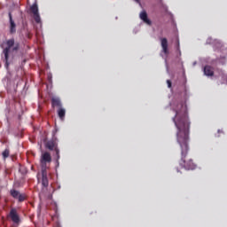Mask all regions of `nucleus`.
Returning <instances> with one entry per match:
<instances>
[{"label":"nucleus","instance_id":"10","mask_svg":"<svg viewBox=\"0 0 227 227\" xmlns=\"http://www.w3.org/2000/svg\"><path fill=\"white\" fill-rule=\"evenodd\" d=\"M161 48H162L164 54H166V56H168V54H169V50L168 49V39L167 38H161Z\"/></svg>","mask_w":227,"mask_h":227},{"label":"nucleus","instance_id":"8","mask_svg":"<svg viewBox=\"0 0 227 227\" xmlns=\"http://www.w3.org/2000/svg\"><path fill=\"white\" fill-rule=\"evenodd\" d=\"M45 148L50 150L51 152H54L56 148H58V143L56 140H50L45 143Z\"/></svg>","mask_w":227,"mask_h":227},{"label":"nucleus","instance_id":"3","mask_svg":"<svg viewBox=\"0 0 227 227\" xmlns=\"http://www.w3.org/2000/svg\"><path fill=\"white\" fill-rule=\"evenodd\" d=\"M4 45L5 47L3 50V54L4 56V63H5V67L8 68L10 67V55L13 56V54H17L19 52V49H20V43H15V39H8L4 43Z\"/></svg>","mask_w":227,"mask_h":227},{"label":"nucleus","instance_id":"7","mask_svg":"<svg viewBox=\"0 0 227 227\" xmlns=\"http://www.w3.org/2000/svg\"><path fill=\"white\" fill-rule=\"evenodd\" d=\"M9 20H10V34L15 35L17 33V25L15 24V21L13 20L12 12H9Z\"/></svg>","mask_w":227,"mask_h":227},{"label":"nucleus","instance_id":"16","mask_svg":"<svg viewBox=\"0 0 227 227\" xmlns=\"http://www.w3.org/2000/svg\"><path fill=\"white\" fill-rule=\"evenodd\" d=\"M167 84H168V88H171L172 83H171L170 80H167Z\"/></svg>","mask_w":227,"mask_h":227},{"label":"nucleus","instance_id":"17","mask_svg":"<svg viewBox=\"0 0 227 227\" xmlns=\"http://www.w3.org/2000/svg\"><path fill=\"white\" fill-rule=\"evenodd\" d=\"M218 134H223V130L218 129Z\"/></svg>","mask_w":227,"mask_h":227},{"label":"nucleus","instance_id":"14","mask_svg":"<svg viewBox=\"0 0 227 227\" xmlns=\"http://www.w3.org/2000/svg\"><path fill=\"white\" fill-rule=\"evenodd\" d=\"M2 156L4 157V159H8L10 157V149H5L2 153Z\"/></svg>","mask_w":227,"mask_h":227},{"label":"nucleus","instance_id":"4","mask_svg":"<svg viewBox=\"0 0 227 227\" xmlns=\"http://www.w3.org/2000/svg\"><path fill=\"white\" fill-rule=\"evenodd\" d=\"M10 195L14 200H18V201L20 203H22L23 201H26V199L27 198V196H26V193H20V192H19L15 189L10 190Z\"/></svg>","mask_w":227,"mask_h":227},{"label":"nucleus","instance_id":"12","mask_svg":"<svg viewBox=\"0 0 227 227\" xmlns=\"http://www.w3.org/2000/svg\"><path fill=\"white\" fill-rule=\"evenodd\" d=\"M51 106L52 107H63V105L61 104V100L58 98H51Z\"/></svg>","mask_w":227,"mask_h":227},{"label":"nucleus","instance_id":"9","mask_svg":"<svg viewBox=\"0 0 227 227\" xmlns=\"http://www.w3.org/2000/svg\"><path fill=\"white\" fill-rule=\"evenodd\" d=\"M140 19L143 20L145 24H148V26H152V20L148 19V13H146V11H143L140 13Z\"/></svg>","mask_w":227,"mask_h":227},{"label":"nucleus","instance_id":"2","mask_svg":"<svg viewBox=\"0 0 227 227\" xmlns=\"http://www.w3.org/2000/svg\"><path fill=\"white\" fill-rule=\"evenodd\" d=\"M51 162H52V156L49 152H44L41 154L40 166H41V176L43 187H49V172L47 170L51 168Z\"/></svg>","mask_w":227,"mask_h":227},{"label":"nucleus","instance_id":"1","mask_svg":"<svg viewBox=\"0 0 227 227\" xmlns=\"http://www.w3.org/2000/svg\"><path fill=\"white\" fill-rule=\"evenodd\" d=\"M171 109L175 113L172 121L177 129L176 141L181 148L179 165L187 170L196 169V164H194L192 160H187L189 153V134L191 130V121H189L187 106H184L182 102L173 101Z\"/></svg>","mask_w":227,"mask_h":227},{"label":"nucleus","instance_id":"11","mask_svg":"<svg viewBox=\"0 0 227 227\" xmlns=\"http://www.w3.org/2000/svg\"><path fill=\"white\" fill-rule=\"evenodd\" d=\"M204 74L205 75H207V77H212L214 76V67H210V66H206L204 67Z\"/></svg>","mask_w":227,"mask_h":227},{"label":"nucleus","instance_id":"18","mask_svg":"<svg viewBox=\"0 0 227 227\" xmlns=\"http://www.w3.org/2000/svg\"><path fill=\"white\" fill-rule=\"evenodd\" d=\"M136 3H139V0H134Z\"/></svg>","mask_w":227,"mask_h":227},{"label":"nucleus","instance_id":"15","mask_svg":"<svg viewBox=\"0 0 227 227\" xmlns=\"http://www.w3.org/2000/svg\"><path fill=\"white\" fill-rule=\"evenodd\" d=\"M54 152L56 153L57 160H59V148H56Z\"/></svg>","mask_w":227,"mask_h":227},{"label":"nucleus","instance_id":"5","mask_svg":"<svg viewBox=\"0 0 227 227\" xmlns=\"http://www.w3.org/2000/svg\"><path fill=\"white\" fill-rule=\"evenodd\" d=\"M8 217L12 221L14 224H20V216H19V213H17V209L12 208Z\"/></svg>","mask_w":227,"mask_h":227},{"label":"nucleus","instance_id":"6","mask_svg":"<svg viewBox=\"0 0 227 227\" xmlns=\"http://www.w3.org/2000/svg\"><path fill=\"white\" fill-rule=\"evenodd\" d=\"M30 12L34 15V20H35L36 24H40L42 22V20L40 19V13H38V4H34L30 7Z\"/></svg>","mask_w":227,"mask_h":227},{"label":"nucleus","instance_id":"13","mask_svg":"<svg viewBox=\"0 0 227 227\" xmlns=\"http://www.w3.org/2000/svg\"><path fill=\"white\" fill-rule=\"evenodd\" d=\"M58 116L60 120H65V115L67 114V110L63 108V106H60V108L57 111Z\"/></svg>","mask_w":227,"mask_h":227}]
</instances>
